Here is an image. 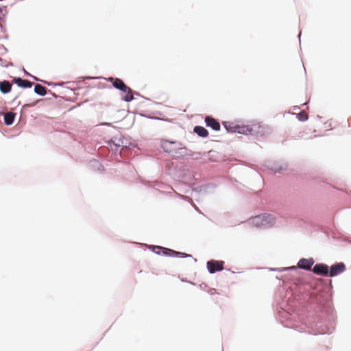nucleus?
<instances>
[{"instance_id": "obj_12", "label": "nucleus", "mask_w": 351, "mask_h": 351, "mask_svg": "<svg viewBox=\"0 0 351 351\" xmlns=\"http://www.w3.org/2000/svg\"><path fill=\"white\" fill-rule=\"evenodd\" d=\"M34 93L39 96H45L47 94V89L40 84H34Z\"/></svg>"}, {"instance_id": "obj_24", "label": "nucleus", "mask_w": 351, "mask_h": 351, "mask_svg": "<svg viewBox=\"0 0 351 351\" xmlns=\"http://www.w3.org/2000/svg\"><path fill=\"white\" fill-rule=\"evenodd\" d=\"M48 91H49V93H50V94H51L53 97H55V98H58V96L56 93H54L51 92V90H48Z\"/></svg>"}, {"instance_id": "obj_28", "label": "nucleus", "mask_w": 351, "mask_h": 351, "mask_svg": "<svg viewBox=\"0 0 351 351\" xmlns=\"http://www.w3.org/2000/svg\"><path fill=\"white\" fill-rule=\"evenodd\" d=\"M17 97H15L13 99V101H15Z\"/></svg>"}, {"instance_id": "obj_21", "label": "nucleus", "mask_w": 351, "mask_h": 351, "mask_svg": "<svg viewBox=\"0 0 351 351\" xmlns=\"http://www.w3.org/2000/svg\"><path fill=\"white\" fill-rule=\"evenodd\" d=\"M29 77L32 78L34 80H35L36 82H41V81H43V80H41V79L38 78V77H36L35 75H33L32 74H31V76Z\"/></svg>"}, {"instance_id": "obj_25", "label": "nucleus", "mask_w": 351, "mask_h": 351, "mask_svg": "<svg viewBox=\"0 0 351 351\" xmlns=\"http://www.w3.org/2000/svg\"><path fill=\"white\" fill-rule=\"evenodd\" d=\"M62 132L61 131H56V134H55V136L56 137H58L60 134H61Z\"/></svg>"}, {"instance_id": "obj_16", "label": "nucleus", "mask_w": 351, "mask_h": 351, "mask_svg": "<svg viewBox=\"0 0 351 351\" xmlns=\"http://www.w3.org/2000/svg\"><path fill=\"white\" fill-rule=\"evenodd\" d=\"M41 83L44 84H47V86H63L66 82H61V83H53V82H48L47 80H44L43 81H41Z\"/></svg>"}, {"instance_id": "obj_19", "label": "nucleus", "mask_w": 351, "mask_h": 351, "mask_svg": "<svg viewBox=\"0 0 351 351\" xmlns=\"http://www.w3.org/2000/svg\"><path fill=\"white\" fill-rule=\"evenodd\" d=\"M223 125L228 132H235L236 131L235 130H234V128L230 126V123L228 122H223Z\"/></svg>"}, {"instance_id": "obj_10", "label": "nucleus", "mask_w": 351, "mask_h": 351, "mask_svg": "<svg viewBox=\"0 0 351 351\" xmlns=\"http://www.w3.org/2000/svg\"><path fill=\"white\" fill-rule=\"evenodd\" d=\"M314 263L313 258H302L298 262V267L304 269H311L312 265Z\"/></svg>"}, {"instance_id": "obj_18", "label": "nucleus", "mask_w": 351, "mask_h": 351, "mask_svg": "<svg viewBox=\"0 0 351 351\" xmlns=\"http://www.w3.org/2000/svg\"><path fill=\"white\" fill-rule=\"evenodd\" d=\"M308 118V114L304 112H300L298 114V119L301 121H306Z\"/></svg>"}, {"instance_id": "obj_23", "label": "nucleus", "mask_w": 351, "mask_h": 351, "mask_svg": "<svg viewBox=\"0 0 351 351\" xmlns=\"http://www.w3.org/2000/svg\"><path fill=\"white\" fill-rule=\"evenodd\" d=\"M34 104H25L24 105L23 107H22V110H23L24 109H25L27 107H32L34 106Z\"/></svg>"}, {"instance_id": "obj_11", "label": "nucleus", "mask_w": 351, "mask_h": 351, "mask_svg": "<svg viewBox=\"0 0 351 351\" xmlns=\"http://www.w3.org/2000/svg\"><path fill=\"white\" fill-rule=\"evenodd\" d=\"M16 113L14 112H10L3 114V121L5 125L10 126L12 125L15 120Z\"/></svg>"}, {"instance_id": "obj_26", "label": "nucleus", "mask_w": 351, "mask_h": 351, "mask_svg": "<svg viewBox=\"0 0 351 351\" xmlns=\"http://www.w3.org/2000/svg\"><path fill=\"white\" fill-rule=\"evenodd\" d=\"M1 47L5 51H7V49L3 45H1Z\"/></svg>"}, {"instance_id": "obj_22", "label": "nucleus", "mask_w": 351, "mask_h": 351, "mask_svg": "<svg viewBox=\"0 0 351 351\" xmlns=\"http://www.w3.org/2000/svg\"><path fill=\"white\" fill-rule=\"evenodd\" d=\"M3 67H8V66H13L14 64L12 62H9L8 63H6V64H1Z\"/></svg>"}, {"instance_id": "obj_27", "label": "nucleus", "mask_w": 351, "mask_h": 351, "mask_svg": "<svg viewBox=\"0 0 351 351\" xmlns=\"http://www.w3.org/2000/svg\"><path fill=\"white\" fill-rule=\"evenodd\" d=\"M102 125H110V123H103Z\"/></svg>"}, {"instance_id": "obj_5", "label": "nucleus", "mask_w": 351, "mask_h": 351, "mask_svg": "<svg viewBox=\"0 0 351 351\" xmlns=\"http://www.w3.org/2000/svg\"><path fill=\"white\" fill-rule=\"evenodd\" d=\"M12 81L16 86L21 88H30L33 83L27 80H24L21 77H12Z\"/></svg>"}, {"instance_id": "obj_7", "label": "nucleus", "mask_w": 351, "mask_h": 351, "mask_svg": "<svg viewBox=\"0 0 351 351\" xmlns=\"http://www.w3.org/2000/svg\"><path fill=\"white\" fill-rule=\"evenodd\" d=\"M205 123L207 127H210L215 131H219L220 130V123L211 117H206Z\"/></svg>"}, {"instance_id": "obj_9", "label": "nucleus", "mask_w": 351, "mask_h": 351, "mask_svg": "<svg viewBox=\"0 0 351 351\" xmlns=\"http://www.w3.org/2000/svg\"><path fill=\"white\" fill-rule=\"evenodd\" d=\"M263 223H265L264 225V228H269L274 225L276 223L275 218L273 215L269 214H263L262 215Z\"/></svg>"}, {"instance_id": "obj_20", "label": "nucleus", "mask_w": 351, "mask_h": 351, "mask_svg": "<svg viewBox=\"0 0 351 351\" xmlns=\"http://www.w3.org/2000/svg\"><path fill=\"white\" fill-rule=\"evenodd\" d=\"M21 71H23V72L24 73V74H25V76H27V77H30V76H31V73H29L28 71H27L25 70V69L24 68V66H22V67L21 68Z\"/></svg>"}, {"instance_id": "obj_6", "label": "nucleus", "mask_w": 351, "mask_h": 351, "mask_svg": "<svg viewBox=\"0 0 351 351\" xmlns=\"http://www.w3.org/2000/svg\"><path fill=\"white\" fill-rule=\"evenodd\" d=\"M313 271L317 275L328 276V267L322 263L316 264L313 269Z\"/></svg>"}, {"instance_id": "obj_8", "label": "nucleus", "mask_w": 351, "mask_h": 351, "mask_svg": "<svg viewBox=\"0 0 351 351\" xmlns=\"http://www.w3.org/2000/svg\"><path fill=\"white\" fill-rule=\"evenodd\" d=\"M12 85L8 80H0V92L2 94H8L11 92Z\"/></svg>"}, {"instance_id": "obj_3", "label": "nucleus", "mask_w": 351, "mask_h": 351, "mask_svg": "<svg viewBox=\"0 0 351 351\" xmlns=\"http://www.w3.org/2000/svg\"><path fill=\"white\" fill-rule=\"evenodd\" d=\"M223 261L212 260L207 262V268L210 273L213 274L223 269Z\"/></svg>"}, {"instance_id": "obj_4", "label": "nucleus", "mask_w": 351, "mask_h": 351, "mask_svg": "<svg viewBox=\"0 0 351 351\" xmlns=\"http://www.w3.org/2000/svg\"><path fill=\"white\" fill-rule=\"evenodd\" d=\"M346 269V265L343 263H336L330 267V271L328 270V276L330 277L335 276Z\"/></svg>"}, {"instance_id": "obj_17", "label": "nucleus", "mask_w": 351, "mask_h": 351, "mask_svg": "<svg viewBox=\"0 0 351 351\" xmlns=\"http://www.w3.org/2000/svg\"><path fill=\"white\" fill-rule=\"evenodd\" d=\"M157 248H158L159 250H161L163 251V253L166 255H173V254H180L179 252H177L176 251H173V250H169V249H167V248H165V247H157Z\"/></svg>"}, {"instance_id": "obj_14", "label": "nucleus", "mask_w": 351, "mask_h": 351, "mask_svg": "<svg viewBox=\"0 0 351 351\" xmlns=\"http://www.w3.org/2000/svg\"><path fill=\"white\" fill-rule=\"evenodd\" d=\"M252 223L256 227L264 228L265 223H263L262 215H257L252 219Z\"/></svg>"}, {"instance_id": "obj_1", "label": "nucleus", "mask_w": 351, "mask_h": 351, "mask_svg": "<svg viewBox=\"0 0 351 351\" xmlns=\"http://www.w3.org/2000/svg\"><path fill=\"white\" fill-rule=\"evenodd\" d=\"M109 80L112 83L115 88L125 93V95L123 97L124 101L129 102L134 99L132 89L127 86L121 79L110 77Z\"/></svg>"}, {"instance_id": "obj_15", "label": "nucleus", "mask_w": 351, "mask_h": 351, "mask_svg": "<svg viewBox=\"0 0 351 351\" xmlns=\"http://www.w3.org/2000/svg\"><path fill=\"white\" fill-rule=\"evenodd\" d=\"M194 132L202 137H207L208 136V130L202 126H195Z\"/></svg>"}, {"instance_id": "obj_13", "label": "nucleus", "mask_w": 351, "mask_h": 351, "mask_svg": "<svg viewBox=\"0 0 351 351\" xmlns=\"http://www.w3.org/2000/svg\"><path fill=\"white\" fill-rule=\"evenodd\" d=\"M8 10L6 5L0 6V27L1 30H3L4 26L3 23H5V19L7 15Z\"/></svg>"}, {"instance_id": "obj_2", "label": "nucleus", "mask_w": 351, "mask_h": 351, "mask_svg": "<svg viewBox=\"0 0 351 351\" xmlns=\"http://www.w3.org/2000/svg\"><path fill=\"white\" fill-rule=\"evenodd\" d=\"M161 145L165 152L169 154H176L180 144L177 142L165 140L162 141Z\"/></svg>"}]
</instances>
